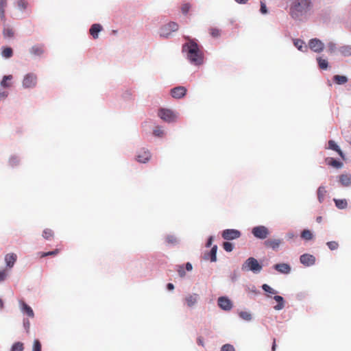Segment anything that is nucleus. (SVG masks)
Masks as SVG:
<instances>
[{
  "label": "nucleus",
  "instance_id": "f257e3e1",
  "mask_svg": "<svg viewBox=\"0 0 351 351\" xmlns=\"http://www.w3.org/2000/svg\"><path fill=\"white\" fill-rule=\"evenodd\" d=\"M188 42L182 46V53L188 61L195 66L197 65V44L195 40L185 37Z\"/></svg>",
  "mask_w": 351,
  "mask_h": 351
},
{
  "label": "nucleus",
  "instance_id": "f03ea898",
  "mask_svg": "<svg viewBox=\"0 0 351 351\" xmlns=\"http://www.w3.org/2000/svg\"><path fill=\"white\" fill-rule=\"evenodd\" d=\"M310 0H295L290 8V14L294 19H298L305 14L311 8Z\"/></svg>",
  "mask_w": 351,
  "mask_h": 351
},
{
  "label": "nucleus",
  "instance_id": "7ed1b4c3",
  "mask_svg": "<svg viewBox=\"0 0 351 351\" xmlns=\"http://www.w3.org/2000/svg\"><path fill=\"white\" fill-rule=\"evenodd\" d=\"M179 29V25L173 21L168 22L162 25L158 29V34L160 38H169L172 34L177 32Z\"/></svg>",
  "mask_w": 351,
  "mask_h": 351
},
{
  "label": "nucleus",
  "instance_id": "20e7f679",
  "mask_svg": "<svg viewBox=\"0 0 351 351\" xmlns=\"http://www.w3.org/2000/svg\"><path fill=\"white\" fill-rule=\"evenodd\" d=\"M158 115L161 119L167 123L176 122L179 118V113L178 112L168 108L160 109Z\"/></svg>",
  "mask_w": 351,
  "mask_h": 351
},
{
  "label": "nucleus",
  "instance_id": "39448f33",
  "mask_svg": "<svg viewBox=\"0 0 351 351\" xmlns=\"http://www.w3.org/2000/svg\"><path fill=\"white\" fill-rule=\"evenodd\" d=\"M38 77L34 73H27L23 77L21 84L24 89H32L37 85Z\"/></svg>",
  "mask_w": 351,
  "mask_h": 351
},
{
  "label": "nucleus",
  "instance_id": "423d86ee",
  "mask_svg": "<svg viewBox=\"0 0 351 351\" xmlns=\"http://www.w3.org/2000/svg\"><path fill=\"white\" fill-rule=\"evenodd\" d=\"M262 266L258 263V261L253 257L247 258L242 265V270L243 271L250 270L254 273H258L260 272Z\"/></svg>",
  "mask_w": 351,
  "mask_h": 351
},
{
  "label": "nucleus",
  "instance_id": "0eeeda50",
  "mask_svg": "<svg viewBox=\"0 0 351 351\" xmlns=\"http://www.w3.org/2000/svg\"><path fill=\"white\" fill-rule=\"evenodd\" d=\"M252 233L256 238L265 239L269 234V230L264 226H258L252 228Z\"/></svg>",
  "mask_w": 351,
  "mask_h": 351
},
{
  "label": "nucleus",
  "instance_id": "6e6552de",
  "mask_svg": "<svg viewBox=\"0 0 351 351\" xmlns=\"http://www.w3.org/2000/svg\"><path fill=\"white\" fill-rule=\"evenodd\" d=\"M241 232L235 229H226L222 232L221 236L226 240H233L241 237Z\"/></svg>",
  "mask_w": 351,
  "mask_h": 351
},
{
  "label": "nucleus",
  "instance_id": "1a4fd4ad",
  "mask_svg": "<svg viewBox=\"0 0 351 351\" xmlns=\"http://www.w3.org/2000/svg\"><path fill=\"white\" fill-rule=\"evenodd\" d=\"M136 160L141 163H145L151 158L150 152L144 148L139 149L136 156Z\"/></svg>",
  "mask_w": 351,
  "mask_h": 351
},
{
  "label": "nucleus",
  "instance_id": "9d476101",
  "mask_svg": "<svg viewBox=\"0 0 351 351\" xmlns=\"http://www.w3.org/2000/svg\"><path fill=\"white\" fill-rule=\"evenodd\" d=\"M308 46L312 51L317 53L322 51L324 47V43L317 38H313L310 40Z\"/></svg>",
  "mask_w": 351,
  "mask_h": 351
},
{
  "label": "nucleus",
  "instance_id": "9b49d317",
  "mask_svg": "<svg viewBox=\"0 0 351 351\" xmlns=\"http://www.w3.org/2000/svg\"><path fill=\"white\" fill-rule=\"evenodd\" d=\"M186 93V88L184 86H177L171 90V95L174 99H181Z\"/></svg>",
  "mask_w": 351,
  "mask_h": 351
},
{
  "label": "nucleus",
  "instance_id": "f8f14e48",
  "mask_svg": "<svg viewBox=\"0 0 351 351\" xmlns=\"http://www.w3.org/2000/svg\"><path fill=\"white\" fill-rule=\"evenodd\" d=\"M217 303L219 306L224 311H230L232 308V303L227 297H219Z\"/></svg>",
  "mask_w": 351,
  "mask_h": 351
},
{
  "label": "nucleus",
  "instance_id": "ddd939ff",
  "mask_svg": "<svg viewBox=\"0 0 351 351\" xmlns=\"http://www.w3.org/2000/svg\"><path fill=\"white\" fill-rule=\"evenodd\" d=\"M217 245H215L212 247L211 250L205 252L203 255V259L206 261H210L211 262L217 261Z\"/></svg>",
  "mask_w": 351,
  "mask_h": 351
},
{
  "label": "nucleus",
  "instance_id": "4468645a",
  "mask_svg": "<svg viewBox=\"0 0 351 351\" xmlns=\"http://www.w3.org/2000/svg\"><path fill=\"white\" fill-rule=\"evenodd\" d=\"M19 306L21 312L23 314H26L27 316L30 317H34V313L32 308L29 305H27L25 302L20 300Z\"/></svg>",
  "mask_w": 351,
  "mask_h": 351
},
{
  "label": "nucleus",
  "instance_id": "2eb2a0df",
  "mask_svg": "<svg viewBox=\"0 0 351 351\" xmlns=\"http://www.w3.org/2000/svg\"><path fill=\"white\" fill-rule=\"evenodd\" d=\"M300 260V262L306 266L313 265L315 262V258L313 255L308 254L302 255Z\"/></svg>",
  "mask_w": 351,
  "mask_h": 351
},
{
  "label": "nucleus",
  "instance_id": "dca6fc26",
  "mask_svg": "<svg viewBox=\"0 0 351 351\" xmlns=\"http://www.w3.org/2000/svg\"><path fill=\"white\" fill-rule=\"evenodd\" d=\"M192 269L193 266L190 263H187L186 264L185 268L182 265L176 266V271H178L179 276L181 278H184L186 276V271H191Z\"/></svg>",
  "mask_w": 351,
  "mask_h": 351
},
{
  "label": "nucleus",
  "instance_id": "f3484780",
  "mask_svg": "<svg viewBox=\"0 0 351 351\" xmlns=\"http://www.w3.org/2000/svg\"><path fill=\"white\" fill-rule=\"evenodd\" d=\"M339 182L341 186L348 187L351 185V174L342 173L339 176Z\"/></svg>",
  "mask_w": 351,
  "mask_h": 351
},
{
  "label": "nucleus",
  "instance_id": "a211bd4d",
  "mask_svg": "<svg viewBox=\"0 0 351 351\" xmlns=\"http://www.w3.org/2000/svg\"><path fill=\"white\" fill-rule=\"evenodd\" d=\"M13 76L12 75H4L0 82V86L3 88H9L12 86Z\"/></svg>",
  "mask_w": 351,
  "mask_h": 351
},
{
  "label": "nucleus",
  "instance_id": "6ab92c4d",
  "mask_svg": "<svg viewBox=\"0 0 351 351\" xmlns=\"http://www.w3.org/2000/svg\"><path fill=\"white\" fill-rule=\"evenodd\" d=\"M274 268L280 273L287 274L291 271V267L287 263L276 264Z\"/></svg>",
  "mask_w": 351,
  "mask_h": 351
},
{
  "label": "nucleus",
  "instance_id": "aec40b11",
  "mask_svg": "<svg viewBox=\"0 0 351 351\" xmlns=\"http://www.w3.org/2000/svg\"><path fill=\"white\" fill-rule=\"evenodd\" d=\"M281 242L280 239H267L265 241L264 244L267 247L277 250L281 244Z\"/></svg>",
  "mask_w": 351,
  "mask_h": 351
},
{
  "label": "nucleus",
  "instance_id": "412c9836",
  "mask_svg": "<svg viewBox=\"0 0 351 351\" xmlns=\"http://www.w3.org/2000/svg\"><path fill=\"white\" fill-rule=\"evenodd\" d=\"M327 148L337 152L338 153V154L340 156V157L341 158L344 159V158H345L344 154L343 153V152L341 150L339 147L336 144V143L334 141L330 140L328 142V147Z\"/></svg>",
  "mask_w": 351,
  "mask_h": 351
},
{
  "label": "nucleus",
  "instance_id": "4be33fe9",
  "mask_svg": "<svg viewBox=\"0 0 351 351\" xmlns=\"http://www.w3.org/2000/svg\"><path fill=\"white\" fill-rule=\"evenodd\" d=\"M16 255L15 254L11 253L8 254L5 256V262L6 264V266L9 268H12L16 261Z\"/></svg>",
  "mask_w": 351,
  "mask_h": 351
},
{
  "label": "nucleus",
  "instance_id": "5701e85b",
  "mask_svg": "<svg viewBox=\"0 0 351 351\" xmlns=\"http://www.w3.org/2000/svg\"><path fill=\"white\" fill-rule=\"evenodd\" d=\"M325 161L328 165L331 166L336 169H340L343 165V162L338 161L336 159H335L333 158H330V157L326 158Z\"/></svg>",
  "mask_w": 351,
  "mask_h": 351
},
{
  "label": "nucleus",
  "instance_id": "b1692460",
  "mask_svg": "<svg viewBox=\"0 0 351 351\" xmlns=\"http://www.w3.org/2000/svg\"><path fill=\"white\" fill-rule=\"evenodd\" d=\"M102 27L99 24H93L90 29V34L96 39L98 38L99 33L101 31Z\"/></svg>",
  "mask_w": 351,
  "mask_h": 351
},
{
  "label": "nucleus",
  "instance_id": "393cba45",
  "mask_svg": "<svg viewBox=\"0 0 351 351\" xmlns=\"http://www.w3.org/2000/svg\"><path fill=\"white\" fill-rule=\"evenodd\" d=\"M197 301L196 294H189L185 298V303L188 307L192 308L195 306Z\"/></svg>",
  "mask_w": 351,
  "mask_h": 351
},
{
  "label": "nucleus",
  "instance_id": "a878e982",
  "mask_svg": "<svg viewBox=\"0 0 351 351\" xmlns=\"http://www.w3.org/2000/svg\"><path fill=\"white\" fill-rule=\"evenodd\" d=\"M30 53L35 56H40L44 53V49L41 45H34L29 49Z\"/></svg>",
  "mask_w": 351,
  "mask_h": 351
},
{
  "label": "nucleus",
  "instance_id": "bb28decb",
  "mask_svg": "<svg viewBox=\"0 0 351 351\" xmlns=\"http://www.w3.org/2000/svg\"><path fill=\"white\" fill-rule=\"evenodd\" d=\"M274 299L278 302V304L274 306V308L277 311L282 309L285 306L283 298L280 295H275Z\"/></svg>",
  "mask_w": 351,
  "mask_h": 351
},
{
  "label": "nucleus",
  "instance_id": "cd10ccee",
  "mask_svg": "<svg viewBox=\"0 0 351 351\" xmlns=\"http://www.w3.org/2000/svg\"><path fill=\"white\" fill-rule=\"evenodd\" d=\"M335 206L339 209H344L348 206V202L345 199H334Z\"/></svg>",
  "mask_w": 351,
  "mask_h": 351
},
{
  "label": "nucleus",
  "instance_id": "c85d7f7f",
  "mask_svg": "<svg viewBox=\"0 0 351 351\" xmlns=\"http://www.w3.org/2000/svg\"><path fill=\"white\" fill-rule=\"evenodd\" d=\"M333 81L337 84H344L348 82V78L344 75H335Z\"/></svg>",
  "mask_w": 351,
  "mask_h": 351
},
{
  "label": "nucleus",
  "instance_id": "c756f323",
  "mask_svg": "<svg viewBox=\"0 0 351 351\" xmlns=\"http://www.w3.org/2000/svg\"><path fill=\"white\" fill-rule=\"evenodd\" d=\"M13 51L10 47H3L1 50V56L5 59L12 56Z\"/></svg>",
  "mask_w": 351,
  "mask_h": 351
},
{
  "label": "nucleus",
  "instance_id": "7c9ffc66",
  "mask_svg": "<svg viewBox=\"0 0 351 351\" xmlns=\"http://www.w3.org/2000/svg\"><path fill=\"white\" fill-rule=\"evenodd\" d=\"M326 190L324 186H319L317 189V198L319 202H322L326 194Z\"/></svg>",
  "mask_w": 351,
  "mask_h": 351
},
{
  "label": "nucleus",
  "instance_id": "2f4dec72",
  "mask_svg": "<svg viewBox=\"0 0 351 351\" xmlns=\"http://www.w3.org/2000/svg\"><path fill=\"white\" fill-rule=\"evenodd\" d=\"M153 134L156 137L162 138L165 136L166 132L162 127L157 126L154 129Z\"/></svg>",
  "mask_w": 351,
  "mask_h": 351
},
{
  "label": "nucleus",
  "instance_id": "473e14b6",
  "mask_svg": "<svg viewBox=\"0 0 351 351\" xmlns=\"http://www.w3.org/2000/svg\"><path fill=\"white\" fill-rule=\"evenodd\" d=\"M3 34L4 38H11L14 36V34L13 29L8 26L4 27Z\"/></svg>",
  "mask_w": 351,
  "mask_h": 351
},
{
  "label": "nucleus",
  "instance_id": "72a5a7b5",
  "mask_svg": "<svg viewBox=\"0 0 351 351\" xmlns=\"http://www.w3.org/2000/svg\"><path fill=\"white\" fill-rule=\"evenodd\" d=\"M301 237L306 241H309L313 239V235L309 230H304L301 233Z\"/></svg>",
  "mask_w": 351,
  "mask_h": 351
},
{
  "label": "nucleus",
  "instance_id": "f704fd0d",
  "mask_svg": "<svg viewBox=\"0 0 351 351\" xmlns=\"http://www.w3.org/2000/svg\"><path fill=\"white\" fill-rule=\"evenodd\" d=\"M16 5H17V8L20 10L24 11L27 9V8L28 6V3H27V1H26L25 0H17Z\"/></svg>",
  "mask_w": 351,
  "mask_h": 351
},
{
  "label": "nucleus",
  "instance_id": "c9c22d12",
  "mask_svg": "<svg viewBox=\"0 0 351 351\" xmlns=\"http://www.w3.org/2000/svg\"><path fill=\"white\" fill-rule=\"evenodd\" d=\"M6 5V0H0V15L2 20L5 19V8Z\"/></svg>",
  "mask_w": 351,
  "mask_h": 351
},
{
  "label": "nucleus",
  "instance_id": "e433bc0d",
  "mask_svg": "<svg viewBox=\"0 0 351 351\" xmlns=\"http://www.w3.org/2000/svg\"><path fill=\"white\" fill-rule=\"evenodd\" d=\"M319 67L322 69H326L328 68V61L322 59L321 57L317 58Z\"/></svg>",
  "mask_w": 351,
  "mask_h": 351
},
{
  "label": "nucleus",
  "instance_id": "4c0bfd02",
  "mask_svg": "<svg viewBox=\"0 0 351 351\" xmlns=\"http://www.w3.org/2000/svg\"><path fill=\"white\" fill-rule=\"evenodd\" d=\"M23 344L21 342L14 343L11 348V351H23Z\"/></svg>",
  "mask_w": 351,
  "mask_h": 351
},
{
  "label": "nucleus",
  "instance_id": "58836bf2",
  "mask_svg": "<svg viewBox=\"0 0 351 351\" xmlns=\"http://www.w3.org/2000/svg\"><path fill=\"white\" fill-rule=\"evenodd\" d=\"M239 316L241 318L246 321H250L252 319L251 314L247 311H241L239 313Z\"/></svg>",
  "mask_w": 351,
  "mask_h": 351
},
{
  "label": "nucleus",
  "instance_id": "ea45409f",
  "mask_svg": "<svg viewBox=\"0 0 351 351\" xmlns=\"http://www.w3.org/2000/svg\"><path fill=\"white\" fill-rule=\"evenodd\" d=\"M43 236L46 239H50L53 236V232L50 229H45L43 231Z\"/></svg>",
  "mask_w": 351,
  "mask_h": 351
},
{
  "label": "nucleus",
  "instance_id": "a19ab883",
  "mask_svg": "<svg viewBox=\"0 0 351 351\" xmlns=\"http://www.w3.org/2000/svg\"><path fill=\"white\" fill-rule=\"evenodd\" d=\"M223 247L226 252H230L233 250V245L232 243L226 241L223 243Z\"/></svg>",
  "mask_w": 351,
  "mask_h": 351
},
{
  "label": "nucleus",
  "instance_id": "79ce46f5",
  "mask_svg": "<svg viewBox=\"0 0 351 351\" xmlns=\"http://www.w3.org/2000/svg\"><path fill=\"white\" fill-rule=\"evenodd\" d=\"M19 162V158L16 156H12L9 159V164L14 167Z\"/></svg>",
  "mask_w": 351,
  "mask_h": 351
},
{
  "label": "nucleus",
  "instance_id": "37998d69",
  "mask_svg": "<svg viewBox=\"0 0 351 351\" xmlns=\"http://www.w3.org/2000/svg\"><path fill=\"white\" fill-rule=\"evenodd\" d=\"M304 42L302 40L296 39L294 40V45L300 51H302V48L304 47ZM304 48H306L304 46Z\"/></svg>",
  "mask_w": 351,
  "mask_h": 351
},
{
  "label": "nucleus",
  "instance_id": "c03bdc74",
  "mask_svg": "<svg viewBox=\"0 0 351 351\" xmlns=\"http://www.w3.org/2000/svg\"><path fill=\"white\" fill-rule=\"evenodd\" d=\"M326 245L330 250H337L339 247V243L337 241H329Z\"/></svg>",
  "mask_w": 351,
  "mask_h": 351
},
{
  "label": "nucleus",
  "instance_id": "a18cd8bd",
  "mask_svg": "<svg viewBox=\"0 0 351 351\" xmlns=\"http://www.w3.org/2000/svg\"><path fill=\"white\" fill-rule=\"evenodd\" d=\"M262 288L267 293H271V294H276V291L274 289H273L271 287H270L267 284H264L262 286Z\"/></svg>",
  "mask_w": 351,
  "mask_h": 351
},
{
  "label": "nucleus",
  "instance_id": "49530a36",
  "mask_svg": "<svg viewBox=\"0 0 351 351\" xmlns=\"http://www.w3.org/2000/svg\"><path fill=\"white\" fill-rule=\"evenodd\" d=\"M210 34L214 38H217L221 35V32L217 28H211L210 29Z\"/></svg>",
  "mask_w": 351,
  "mask_h": 351
},
{
  "label": "nucleus",
  "instance_id": "de8ad7c7",
  "mask_svg": "<svg viewBox=\"0 0 351 351\" xmlns=\"http://www.w3.org/2000/svg\"><path fill=\"white\" fill-rule=\"evenodd\" d=\"M8 276V271L3 269L0 271V282L4 281Z\"/></svg>",
  "mask_w": 351,
  "mask_h": 351
},
{
  "label": "nucleus",
  "instance_id": "09e8293b",
  "mask_svg": "<svg viewBox=\"0 0 351 351\" xmlns=\"http://www.w3.org/2000/svg\"><path fill=\"white\" fill-rule=\"evenodd\" d=\"M32 351H41V345L38 339L34 341Z\"/></svg>",
  "mask_w": 351,
  "mask_h": 351
},
{
  "label": "nucleus",
  "instance_id": "8fccbe9b",
  "mask_svg": "<svg viewBox=\"0 0 351 351\" xmlns=\"http://www.w3.org/2000/svg\"><path fill=\"white\" fill-rule=\"evenodd\" d=\"M221 351H235L233 346L230 344H225L222 346Z\"/></svg>",
  "mask_w": 351,
  "mask_h": 351
},
{
  "label": "nucleus",
  "instance_id": "3c124183",
  "mask_svg": "<svg viewBox=\"0 0 351 351\" xmlns=\"http://www.w3.org/2000/svg\"><path fill=\"white\" fill-rule=\"evenodd\" d=\"M191 9V5L189 3H185L182 6V12L184 14H186Z\"/></svg>",
  "mask_w": 351,
  "mask_h": 351
},
{
  "label": "nucleus",
  "instance_id": "603ef678",
  "mask_svg": "<svg viewBox=\"0 0 351 351\" xmlns=\"http://www.w3.org/2000/svg\"><path fill=\"white\" fill-rule=\"evenodd\" d=\"M341 52L344 56H349V55L351 54V48H350L348 47H343L341 48Z\"/></svg>",
  "mask_w": 351,
  "mask_h": 351
},
{
  "label": "nucleus",
  "instance_id": "864d4df0",
  "mask_svg": "<svg viewBox=\"0 0 351 351\" xmlns=\"http://www.w3.org/2000/svg\"><path fill=\"white\" fill-rule=\"evenodd\" d=\"M260 11H261V12L262 14H264L267 13L266 5H265V3L263 1H261V9H260Z\"/></svg>",
  "mask_w": 351,
  "mask_h": 351
},
{
  "label": "nucleus",
  "instance_id": "5fc2aeb1",
  "mask_svg": "<svg viewBox=\"0 0 351 351\" xmlns=\"http://www.w3.org/2000/svg\"><path fill=\"white\" fill-rule=\"evenodd\" d=\"M328 49L330 53H333L335 50V45L334 43H330L328 45Z\"/></svg>",
  "mask_w": 351,
  "mask_h": 351
},
{
  "label": "nucleus",
  "instance_id": "6e6d98bb",
  "mask_svg": "<svg viewBox=\"0 0 351 351\" xmlns=\"http://www.w3.org/2000/svg\"><path fill=\"white\" fill-rule=\"evenodd\" d=\"M167 241L169 243H174L176 242V238L174 236H168L167 237Z\"/></svg>",
  "mask_w": 351,
  "mask_h": 351
},
{
  "label": "nucleus",
  "instance_id": "4d7b16f0",
  "mask_svg": "<svg viewBox=\"0 0 351 351\" xmlns=\"http://www.w3.org/2000/svg\"><path fill=\"white\" fill-rule=\"evenodd\" d=\"M8 95V92L5 90L0 91V99H5Z\"/></svg>",
  "mask_w": 351,
  "mask_h": 351
},
{
  "label": "nucleus",
  "instance_id": "13d9d810",
  "mask_svg": "<svg viewBox=\"0 0 351 351\" xmlns=\"http://www.w3.org/2000/svg\"><path fill=\"white\" fill-rule=\"evenodd\" d=\"M57 253H58V250H55V251H51V252H48L47 253H44L42 256H49V255H55Z\"/></svg>",
  "mask_w": 351,
  "mask_h": 351
},
{
  "label": "nucleus",
  "instance_id": "bf43d9fd",
  "mask_svg": "<svg viewBox=\"0 0 351 351\" xmlns=\"http://www.w3.org/2000/svg\"><path fill=\"white\" fill-rule=\"evenodd\" d=\"M198 58H199V65L202 64L203 63V55L202 53L200 52V51L199 50V56H198Z\"/></svg>",
  "mask_w": 351,
  "mask_h": 351
},
{
  "label": "nucleus",
  "instance_id": "052dcab7",
  "mask_svg": "<svg viewBox=\"0 0 351 351\" xmlns=\"http://www.w3.org/2000/svg\"><path fill=\"white\" fill-rule=\"evenodd\" d=\"M212 243H213V237H210L207 241V243L206 245V247H210L212 245Z\"/></svg>",
  "mask_w": 351,
  "mask_h": 351
},
{
  "label": "nucleus",
  "instance_id": "680f3d73",
  "mask_svg": "<svg viewBox=\"0 0 351 351\" xmlns=\"http://www.w3.org/2000/svg\"><path fill=\"white\" fill-rule=\"evenodd\" d=\"M276 339H274L273 344H272V347H271V351H276Z\"/></svg>",
  "mask_w": 351,
  "mask_h": 351
},
{
  "label": "nucleus",
  "instance_id": "e2e57ef3",
  "mask_svg": "<svg viewBox=\"0 0 351 351\" xmlns=\"http://www.w3.org/2000/svg\"><path fill=\"white\" fill-rule=\"evenodd\" d=\"M167 287L168 290L171 291L174 289V285L172 283H168Z\"/></svg>",
  "mask_w": 351,
  "mask_h": 351
},
{
  "label": "nucleus",
  "instance_id": "0e129e2a",
  "mask_svg": "<svg viewBox=\"0 0 351 351\" xmlns=\"http://www.w3.org/2000/svg\"><path fill=\"white\" fill-rule=\"evenodd\" d=\"M239 3H245L248 0H235Z\"/></svg>",
  "mask_w": 351,
  "mask_h": 351
},
{
  "label": "nucleus",
  "instance_id": "69168bd1",
  "mask_svg": "<svg viewBox=\"0 0 351 351\" xmlns=\"http://www.w3.org/2000/svg\"><path fill=\"white\" fill-rule=\"evenodd\" d=\"M3 308V300L0 298V310H1Z\"/></svg>",
  "mask_w": 351,
  "mask_h": 351
},
{
  "label": "nucleus",
  "instance_id": "338daca9",
  "mask_svg": "<svg viewBox=\"0 0 351 351\" xmlns=\"http://www.w3.org/2000/svg\"><path fill=\"white\" fill-rule=\"evenodd\" d=\"M322 217H317V219H316V221L318 223H321L322 222Z\"/></svg>",
  "mask_w": 351,
  "mask_h": 351
},
{
  "label": "nucleus",
  "instance_id": "774afa93",
  "mask_svg": "<svg viewBox=\"0 0 351 351\" xmlns=\"http://www.w3.org/2000/svg\"><path fill=\"white\" fill-rule=\"evenodd\" d=\"M25 326H29V322H27V323L25 322Z\"/></svg>",
  "mask_w": 351,
  "mask_h": 351
}]
</instances>
